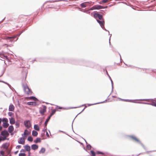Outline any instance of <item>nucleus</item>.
Masks as SVG:
<instances>
[{"label": "nucleus", "instance_id": "58", "mask_svg": "<svg viewBox=\"0 0 156 156\" xmlns=\"http://www.w3.org/2000/svg\"><path fill=\"white\" fill-rule=\"evenodd\" d=\"M9 87V88L11 89L12 91H13V90H14L15 92H16V91H15V90H14V89L12 87H11H11L10 86V87Z\"/></svg>", "mask_w": 156, "mask_h": 156}, {"label": "nucleus", "instance_id": "17", "mask_svg": "<svg viewBox=\"0 0 156 156\" xmlns=\"http://www.w3.org/2000/svg\"><path fill=\"white\" fill-rule=\"evenodd\" d=\"M119 99L120 100L123 101H125L128 102H131L133 103H136V102L135 101V100H129V99H125L120 98H119Z\"/></svg>", "mask_w": 156, "mask_h": 156}, {"label": "nucleus", "instance_id": "41", "mask_svg": "<svg viewBox=\"0 0 156 156\" xmlns=\"http://www.w3.org/2000/svg\"><path fill=\"white\" fill-rule=\"evenodd\" d=\"M96 154H102V155H104L105 154V153L104 152L101 151H97L96 152Z\"/></svg>", "mask_w": 156, "mask_h": 156}, {"label": "nucleus", "instance_id": "50", "mask_svg": "<svg viewBox=\"0 0 156 156\" xmlns=\"http://www.w3.org/2000/svg\"><path fill=\"white\" fill-rule=\"evenodd\" d=\"M11 45H8V44H3L2 46H5V47L7 48L9 46L10 47L11 46Z\"/></svg>", "mask_w": 156, "mask_h": 156}, {"label": "nucleus", "instance_id": "40", "mask_svg": "<svg viewBox=\"0 0 156 156\" xmlns=\"http://www.w3.org/2000/svg\"><path fill=\"white\" fill-rule=\"evenodd\" d=\"M90 153L91 154L92 156H95L96 153L94 151H93V150L90 151Z\"/></svg>", "mask_w": 156, "mask_h": 156}, {"label": "nucleus", "instance_id": "8", "mask_svg": "<svg viewBox=\"0 0 156 156\" xmlns=\"http://www.w3.org/2000/svg\"><path fill=\"white\" fill-rule=\"evenodd\" d=\"M86 104H83V105H82L80 106H78V107H69V109H71V108H80L82 106H85V107L83 109V110H82L79 113L76 115V116L75 117V118H74V120H73V122H72V130H73V131L74 132V131L73 130V121H74V120L75 119V118L77 116L79 115V114H80L87 107V106H86L85 105H86Z\"/></svg>", "mask_w": 156, "mask_h": 156}, {"label": "nucleus", "instance_id": "62", "mask_svg": "<svg viewBox=\"0 0 156 156\" xmlns=\"http://www.w3.org/2000/svg\"><path fill=\"white\" fill-rule=\"evenodd\" d=\"M5 69H4V70H3V71L2 74L1 75H0V77H1V76H2L3 75V74L4 73V71H5Z\"/></svg>", "mask_w": 156, "mask_h": 156}, {"label": "nucleus", "instance_id": "27", "mask_svg": "<svg viewBox=\"0 0 156 156\" xmlns=\"http://www.w3.org/2000/svg\"><path fill=\"white\" fill-rule=\"evenodd\" d=\"M69 0H55V1H47V2H45L44 4H45L46 2H60V1H68Z\"/></svg>", "mask_w": 156, "mask_h": 156}, {"label": "nucleus", "instance_id": "11", "mask_svg": "<svg viewBox=\"0 0 156 156\" xmlns=\"http://www.w3.org/2000/svg\"><path fill=\"white\" fill-rule=\"evenodd\" d=\"M102 7L101 5H96L90 8L89 9V10H93L95 9H101Z\"/></svg>", "mask_w": 156, "mask_h": 156}, {"label": "nucleus", "instance_id": "30", "mask_svg": "<svg viewBox=\"0 0 156 156\" xmlns=\"http://www.w3.org/2000/svg\"><path fill=\"white\" fill-rule=\"evenodd\" d=\"M28 98H30L31 99H32L33 100L35 101H38V99L35 97V96H30L29 97H28Z\"/></svg>", "mask_w": 156, "mask_h": 156}, {"label": "nucleus", "instance_id": "29", "mask_svg": "<svg viewBox=\"0 0 156 156\" xmlns=\"http://www.w3.org/2000/svg\"><path fill=\"white\" fill-rule=\"evenodd\" d=\"M7 143H5L3 144L2 146V148L4 149H8Z\"/></svg>", "mask_w": 156, "mask_h": 156}, {"label": "nucleus", "instance_id": "18", "mask_svg": "<svg viewBox=\"0 0 156 156\" xmlns=\"http://www.w3.org/2000/svg\"><path fill=\"white\" fill-rule=\"evenodd\" d=\"M30 133V132L27 129H25L23 133L24 138H26L27 136L29 135Z\"/></svg>", "mask_w": 156, "mask_h": 156}, {"label": "nucleus", "instance_id": "26", "mask_svg": "<svg viewBox=\"0 0 156 156\" xmlns=\"http://www.w3.org/2000/svg\"><path fill=\"white\" fill-rule=\"evenodd\" d=\"M14 128L13 126L10 125V126L8 128V130L9 132V133H11L14 130Z\"/></svg>", "mask_w": 156, "mask_h": 156}, {"label": "nucleus", "instance_id": "42", "mask_svg": "<svg viewBox=\"0 0 156 156\" xmlns=\"http://www.w3.org/2000/svg\"><path fill=\"white\" fill-rule=\"evenodd\" d=\"M27 105H28L33 106L34 102H33V101L28 102H27Z\"/></svg>", "mask_w": 156, "mask_h": 156}, {"label": "nucleus", "instance_id": "33", "mask_svg": "<svg viewBox=\"0 0 156 156\" xmlns=\"http://www.w3.org/2000/svg\"><path fill=\"white\" fill-rule=\"evenodd\" d=\"M38 134L37 131L33 130L32 131V135L34 136H36Z\"/></svg>", "mask_w": 156, "mask_h": 156}, {"label": "nucleus", "instance_id": "2", "mask_svg": "<svg viewBox=\"0 0 156 156\" xmlns=\"http://www.w3.org/2000/svg\"><path fill=\"white\" fill-rule=\"evenodd\" d=\"M77 60L72 58L66 59L64 58H62L59 60L58 62L61 63H68L76 65L77 64Z\"/></svg>", "mask_w": 156, "mask_h": 156}, {"label": "nucleus", "instance_id": "60", "mask_svg": "<svg viewBox=\"0 0 156 156\" xmlns=\"http://www.w3.org/2000/svg\"><path fill=\"white\" fill-rule=\"evenodd\" d=\"M25 151H26V150H25V149H22L20 150V152H25Z\"/></svg>", "mask_w": 156, "mask_h": 156}, {"label": "nucleus", "instance_id": "23", "mask_svg": "<svg viewBox=\"0 0 156 156\" xmlns=\"http://www.w3.org/2000/svg\"><path fill=\"white\" fill-rule=\"evenodd\" d=\"M9 123L11 125H13L15 123V120L14 118L11 117L9 118Z\"/></svg>", "mask_w": 156, "mask_h": 156}, {"label": "nucleus", "instance_id": "48", "mask_svg": "<svg viewBox=\"0 0 156 156\" xmlns=\"http://www.w3.org/2000/svg\"><path fill=\"white\" fill-rule=\"evenodd\" d=\"M13 113L12 112H8V115L10 116H11L13 115Z\"/></svg>", "mask_w": 156, "mask_h": 156}, {"label": "nucleus", "instance_id": "61", "mask_svg": "<svg viewBox=\"0 0 156 156\" xmlns=\"http://www.w3.org/2000/svg\"><path fill=\"white\" fill-rule=\"evenodd\" d=\"M4 151H3V150H1L0 151V154H3V153H4Z\"/></svg>", "mask_w": 156, "mask_h": 156}, {"label": "nucleus", "instance_id": "9", "mask_svg": "<svg viewBox=\"0 0 156 156\" xmlns=\"http://www.w3.org/2000/svg\"><path fill=\"white\" fill-rule=\"evenodd\" d=\"M3 122V126L4 128H7L9 125L8 123V120L6 118H3L2 119Z\"/></svg>", "mask_w": 156, "mask_h": 156}, {"label": "nucleus", "instance_id": "10", "mask_svg": "<svg viewBox=\"0 0 156 156\" xmlns=\"http://www.w3.org/2000/svg\"><path fill=\"white\" fill-rule=\"evenodd\" d=\"M24 125L27 129L30 128L32 126L31 123L29 120H26L24 122Z\"/></svg>", "mask_w": 156, "mask_h": 156}, {"label": "nucleus", "instance_id": "43", "mask_svg": "<svg viewBox=\"0 0 156 156\" xmlns=\"http://www.w3.org/2000/svg\"><path fill=\"white\" fill-rule=\"evenodd\" d=\"M110 80H111V84H112V92L113 91V82L112 81V80L111 78L110 79Z\"/></svg>", "mask_w": 156, "mask_h": 156}, {"label": "nucleus", "instance_id": "54", "mask_svg": "<svg viewBox=\"0 0 156 156\" xmlns=\"http://www.w3.org/2000/svg\"><path fill=\"white\" fill-rule=\"evenodd\" d=\"M2 83H3L6 84L9 87H10V86L11 87V85L9 84L8 83H7L6 82H5V81H3Z\"/></svg>", "mask_w": 156, "mask_h": 156}, {"label": "nucleus", "instance_id": "44", "mask_svg": "<svg viewBox=\"0 0 156 156\" xmlns=\"http://www.w3.org/2000/svg\"><path fill=\"white\" fill-rule=\"evenodd\" d=\"M110 80H111V84H112V92L113 91V82L112 81V80L111 78L110 79Z\"/></svg>", "mask_w": 156, "mask_h": 156}, {"label": "nucleus", "instance_id": "24", "mask_svg": "<svg viewBox=\"0 0 156 156\" xmlns=\"http://www.w3.org/2000/svg\"><path fill=\"white\" fill-rule=\"evenodd\" d=\"M106 101H107V100H105V101H103L101 102H98V103H94V104H87V105L88 106H90L91 105H96V104L104 103L106 102Z\"/></svg>", "mask_w": 156, "mask_h": 156}, {"label": "nucleus", "instance_id": "31", "mask_svg": "<svg viewBox=\"0 0 156 156\" xmlns=\"http://www.w3.org/2000/svg\"><path fill=\"white\" fill-rule=\"evenodd\" d=\"M51 118V117L50 116H48V117L47 118V119H46L44 123V125L45 126H46L48 124V121H49V120Z\"/></svg>", "mask_w": 156, "mask_h": 156}, {"label": "nucleus", "instance_id": "19", "mask_svg": "<svg viewBox=\"0 0 156 156\" xmlns=\"http://www.w3.org/2000/svg\"><path fill=\"white\" fill-rule=\"evenodd\" d=\"M139 69H141L143 70L145 69L146 70V71L145 72V73H151L153 71V70L152 69H145V68H138Z\"/></svg>", "mask_w": 156, "mask_h": 156}, {"label": "nucleus", "instance_id": "12", "mask_svg": "<svg viewBox=\"0 0 156 156\" xmlns=\"http://www.w3.org/2000/svg\"><path fill=\"white\" fill-rule=\"evenodd\" d=\"M43 108L39 110V112L42 115H44V113L46 112L47 107L45 105H42Z\"/></svg>", "mask_w": 156, "mask_h": 156}, {"label": "nucleus", "instance_id": "3", "mask_svg": "<svg viewBox=\"0 0 156 156\" xmlns=\"http://www.w3.org/2000/svg\"><path fill=\"white\" fill-rule=\"evenodd\" d=\"M25 81V79L23 80L22 83V85L25 93L27 94H32V92L31 90L29 88L26 82L23 83V81Z\"/></svg>", "mask_w": 156, "mask_h": 156}, {"label": "nucleus", "instance_id": "53", "mask_svg": "<svg viewBox=\"0 0 156 156\" xmlns=\"http://www.w3.org/2000/svg\"><path fill=\"white\" fill-rule=\"evenodd\" d=\"M21 146L20 145H18L16 147V149H19L21 147Z\"/></svg>", "mask_w": 156, "mask_h": 156}, {"label": "nucleus", "instance_id": "1", "mask_svg": "<svg viewBox=\"0 0 156 156\" xmlns=\"http://www.w3.org/2000/svg\"><path fill=\"white\" fill-rule=\"evenodd\" d=\"M77 64L76 65H79L81 66L89 67L92 68H94L95 66L93 62L89 61H86L83 60H77Z\"/></svg>", "mask_w": 156, "mask_h": 156}, {"label": "nucleus", "instance_id": "63", "mask_svg": "<svg viewBox=\"0 0 156 156\" xmlns=\"http://www.w3.org/2000/svg\"><path fill=\"white\" fill-rule=\"evenodd\" d=\"M6 17H5L4 19H2L0 22V23H1L3 21L5 20V19Z\"/></svg>", "mask_w": 156, "mask_h": 156}, {"label": "nucleus", "instance_id": "32", "mask_svg": "<svg viewBox=\"0 0 156 156\" xmlns=\"http://www.w3.org/2000/svg\"><path fill=\"white\" fill-rule=\"evenodd\" d=\"M34 129L37 131H39L40 130V128L37 124H35L34 126Z\"/></svg>", "mask_w": 156, "mask_h": 156}, {"label": "nucleus", "instance_id": "59", "mask_svg": "<svg viewBox=\"0 0 156 156\" xmlns=\"http://www.w3.org/2000/svg\"><path fill=\"white\" fill-rule=\"evenodd\" d=\"M101 6L102 7L101 8V9H106L108 7V6Z\"/></svg>", "mask_w": 156, "mask_h": 156}, {"label": "nucleus", "instance_id": "38", "mask_svg": "<svg viewBox=\"0 0 156 156\" xmlns=\"http://www.w3.org/2000/svg\"><path fill=\"white\" fill-rule=\"evenodd\" d=\"M86 2H83L80 4V6L81 7L83 8H85L86 7L87 5L86 4Z\"/></svg>", "mask_w": 156, "mask_h": 156}, {"label": "nucleus", "instance_id": "57", "mask_svg": "<svg viewBox=\"0 0 156 156\" xmlns=\"http://www.w3.org/2000/svg\"><path fill=\"white\" fill-rule=\"evenodd\" d=\"M110 36L109 37V43L110 45V44H111L110 40H111V36L112 35V34H110Z\"/></svg>", "mask_w": 156, "mask_h": 156}, {"label": "nucleus", "instance_id": "4", "mask_svg": "<svg viewBox=\"0 0 156 156\" xmlns=\"http://www.w3.org/2000/svg\"><path fill=\"white\" fill-rule=\"evenodd\" d=\"M3 39L6 41L7 43H12V42H14L15 41H16L18 39L17 38L16 40H14L16 38V36H5L2 37Z\"/></svg>", "mask_w": 156, "mask_h": 156}, {"label": "nucleus", "instance_id": "22", "mask_svg": "<svg viewBox=\"0 0 156 156\" xmlns=\"http://www.w3.org/2000/svg\"><path fill=\"white\" fill-rule=\"evenodd\" d=\"M38 146L37 145L34 144L31 146V149L33 150H35L38 148Z\"/></svg>", "mask_w": 156, "mask_h": 156}, {"label": "nucleus", "instance_id": "28", "mask_svg": "<svg viewBox=\"0 0 156 156\" xmlns=\"http://www.w3.org/2000/svg\"><path fill=\"white\" fill-rule=\"evenodd\" d=\"M0 57L1 58L4 59L6 58V59L9 60L8 57L7 56L5 55L3 53H0Z\"/></svg>", "mask_w": 156, "mask_h": 156}, {"label": "nucleus", "instance_id": "51", "mask_svg": "<svg viewBox=\"0 0 156 156\" xmlns=\"http://www.w3.org/2000/svg\"><path fill=\"white\" fill-rule=\"evenodd\" d=\"M58 132H62V133H65V134H66V135H68L69 136H70L69 135H68V134H67V133H66V132H64V131H62V130H59L58 131Z\"/></svg>", "mask_w": 156, "mask_h": 156}, {"label": "nucleus", "instance_id": "39", "mask_svg": "<svg viewBox=\"0 0 156 156\" xmlns=\"http://www.w3.org/2000/svg\"><path fill=\"white\" fill-rule=\"evenodd\" d=\"M33 138L31 136H29L27 138V140L29 142H31L33 141Z\"/></svg>", "mask_w": 156, "mask_h": 156}, {"label": "nucleus", "instance_id": "52", "mask_svg": "<svg viewBox=\"0 0 156 156\" xmlns=\"http://www.w3.org/2000/svg\"><path fill=\"white\" fill-rule=\"evenodd\" d=\"M105 71H106V74L108 76V77L109 78V79L111 78V77H110V76H109V75L108 73V71H107V70L106 69H105Z\"/></svg>", "mask_w": 156, "mask_h": 156}, {"label": "nucleus", "instance_id": "21", "mask_svg": "<svg viewBox=\"0 0 156 156\" xmlns=\"http://www.w3.org/2000/svg\"><path fill=\"white\" fill-rule=\"evenodd\" d=\"M91 147H91V145L90 144H87V145L86 148H85V147H84L83 149L86 151H87L88 153H89V152L87 151V150H90L91 149Z\"/></svg>", "mask_w": 156, "mask_h": 156}, {"label": "nucleus", "instance_id": "5", "mask_svg": "<svg viewBox=\"0 0 156 156\" xmlns=\"http://www.w3.org/2000/svg\"><path fill=\"white\" fill-rule=\"evenodd\" d=\"M141 101H145L150 102V103L144 102H139V103H142L146 105H151L153 106H155V101H154L153 99H141L138 100Z\"/></svg>", "mask_w": 156, "mask_h": 156}, {"label": "nucleus", "instance_id": "64", "mask_svg": "<svg viewBox=\"0 0 156 156\" xmlns=\"http://www.w3.org/2000/svg\"><path fill=\"white\" fill-rule=\"evenodd\" d=\"M46 135L47 137H49V135L47 131L46 132Z\"/></svg>", "mask_w": 156, "mask_h": 156}, {"label": "nucleus", "instance_id": "36", "mask_svg": "<svg viewBox=\"0 0 156 156\" xmlns=\"http://www.w3.org/2000/svg\"><path fill=\"white\" fill-rule=\"evenodd\" d=\"M45 151V149L44 147H42L41 150L39 151V154H44Z\"/></svg>", "mask_w": 156, "mask_h": 156}, {"label": "nucleus", "instance_id": "55", "mask_svg": "<svg viewBox=\"0 0 156 156\" xmlns=\"http://www.w3.org/2000/svg\"><path fill=\"white\" fill-rule=\"evenodd\" d=\"M39 105V104H37V103L35 102H34L33 106H36L37 105Z\"/></svg>", "mask_w": 156, "mask_h": 156}, {"label": "nucleus", "instance_id": "56", "mask_svg": "<svg viewBox=\"0 0 156 156\" xmlns=\"http://www.w3.org/2000/svg\"><path fill=\"white\" fill-rule=\"evenodd\" d=\"M83 12H86L87 14H90V12L89 11H88L87 10H84L83 11Z\"/></svg>", "mask_w": 156, "mask_h": 156}, {"label": "nucleus", "instance_id": "14", "mask_svg": "<svg viewBox=\"0 0 156 156\" xmlns=\"http://www.w3.org/2000/svg\"><path fill=\"white\" fill-rule=\"evenodd\" d=\"M25 138L23 137H20V140L18 141V143L19 144L23 145L25 144Z\"/></svg>", "mask_w": 156, "mask_h": 156}, {"label": "nucleus", "instance_id": "46", "mask_svg": "<svg viewBox=\"0 0 156 156\" xmlns=\"http://www.w3.org/2000/svg\"><path fill=\"white\" fill-rule=\"evenodd\" d=\"M26 154L24 153H20L19 154V156H26Z\"/></svg>", "mask_w": 156, "mask_h": 156}, {"label": "nucleus", "instance_id": "47", "mask_svg": "<svg viewBox=\"0 0 156 156\" xmlns=\"http://www.w3.org/2000/svg\"><path fill=\"white\" fill-rule=\"evenodd\" d=\"M15 125L16 126V128H19L20 127V123L16 122L15 123Z\"/></svg>", "mask_w": 156, "mask_h": 156}, {"label": "nucleus", "instance_id": "25", "mask_svg": "<svg viewBox=\"0 0 156 156\" xmlns=\"http://www.w3.org/2000/svg\"><path fill=\"white\" fill-rule=\"evenodd\" d=\"M126 137L129 139H130V140H132L133 141V140L134 139L135 136H133V135H126Z\"/></svg>", "mask_w": 156, "mask_h": 156}, {"label": "nucleus", "instance_id": "45", "mask_svg": "<svg viewBox=\"0 0 156 156\" xmlns=\"http://www.w3.org/2000/svg\"><path fill=\"white\" fill-rule=\"evenodd\" d=\"M23 30L20 33L17 34L16 35L13 36H16V38L17 37H18L21 35V34L23 33Z\"/></svg>", "mask_w": 156, "mask_h": 156}, {"label": "nucleus", "instance_id": "20", "mask_svg": "<svg viewBox=\"0 0 156 156\" xmlns=\"http://www.w3.org/2000/svg\"><path fill=\"white\" fill-rule=\"evenodd\" d=\"M15 109V107L12 104H10L9 106V111L13 112Z\"/></svg>", "mask_w": 156, "mask_h": 156}, {"label": "nucleus", "instance_id": "34", "mask_svg": "<svg viewBox=\"0 0 156 156\" xmlns=\"http://www.w3.org/2000/svg\"><path fill=\"white\" fill-rule=\"evenodd\" d=\"M41 142V139L39 137H37L36 139L34 141V142L35 143H40Z\"/></svg>", "mask_w": 156, "mask_h": 156}, {"label": "nucleus", "instance_id": "7", "mask_svg": "<svg viewBox=\"0 0 156 156\" xmlns=\"http://www.w3.org/2000/svg\"><path fill=\"white\" fill-rule=\"evenodd\" d=\"M9 135V133L6 129H4L2 131L0 134V136H3V138L5 139H9L8 138H7L6 136H8Z\"/></svg>", "mask_w": 156, "mask_h": 156}, {"label": "nucleus", "instance_id": "35", "mask_svg": "<svg viewBox=\"0 0 156 156\" xmlns=\"http://www.w3.org/2000/svg\"><path fill=\"white\" fill-rule=\"evenodd\" d=\"M56 111V110L55 109L52 110L49 116L51 117L55 113Z\"/></svg>", "mask_w": 156, "mask_h": 156}, {"label": "nucleus", "instance_id": "49", "mask_svg": "<svg viewBox=\"0 0 156 156\" xmlns=\"http://www.w3.org/2000/svg\"><path fill=\"white\" fill-rule=\"evenodd\" d=\"M109 0H102L101 2L103 3H105L108 2Z\"/></svg>", "mask_w": 156, "mask_h": 156}, {"label": "nucleus", "instance_id": "37", "mask_svg": "<svg viewBox=\"0 0 156 156\" xmlns=\"http://www.w3.org/2000/svg\"><path fill=\"white\" fill-rule=\"evenodd\" d=\"M56 109H67V108H64L63 107H60L58 105H56Z\"/></svg>", "mask_w": 156, "mask_h": 156}, {"label": "nucleus", "instance_id": "6", "mask_svg": "<svg viewBox=\"0 0 156 156\" xmlns=\"http://www.w3.org/2000/svg\"><path fill=\"white\" fill-rule=\"evenodd\" d=\"M101 20H96L99 23L101 27L102 28V29L105 31H108L109 33V34L110 35L109 31L107 30L105 27L104 25L105 24V22L104 19Z\"/></svg>", "mask_w": 156, "mask_h": 156}, {"label": "nucleus", "instance_id": "15", "mask_svg": "<svg viewBox=\"0 0 156 156\" xmlns=\"http://www.w3.org/2000/svg\"><path fill=\"white\" fill-rule=\"evenodd\" d=\"M135 142H137V143L139 144H140L144 148V149L145 150H147V148L141 142V141L139 140L138 139H137L136 140Z\"/></svg>", "mask_w": 156, "mask_h": 156}, {"label": "nucleus", "instance_id": "16", "mask_svg": "<svg viewBox=\"0 0 156 156\" xmlns=\"http://www.w3.org/2000/svg\"><path fill=\"white\" fill-rule=\"evenodd\" d=\"M24 148L25 149L26 151L28 152H30L31 150L30 147L28 144H26L24 146Z\"/></svg>", "mask_w": 156, "mask_h": 156}, {"label": "nucleus", "instance_id": "13", "mask_svg": "<svg viewBox=\"0 0 156 156\" xmlns=\"http://www.w3.org/2000/svg\"><path fill=\"white\" fill-rule=\"evenodd\" d=\"M94 16L95 18H98L100 20L103 19L102 15L98 13H94Z\"/></svg>", "mask_w": 156, "mask_h": 156}]
</instances>
